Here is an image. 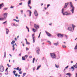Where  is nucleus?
Segmentation results:
<instances>
[{
	"label": "nucleus",
	"instance_id": "obj_1",
	"mask_svg": "<svg viewBox=\"0 0 77 77\" xmlns=\"http://www.w3.org/2000/svg\"><path fill=\"white\" fill-rule=\"evenodd\" d=\"M69 5L70 6V7H71V8H72L71 10H70V11L71 12L72 14H74L75 7H74L72 5V2H70Z\"/></svg>",
	"mask_w": 77,
	"mask_h": 77
},
{
	"label": "nucleus",
	"instance_id": "obj_2",
	"mask_svg": "<svg viewBox=\"0 0 77 77\" xmlns=\"http://www.w3.org/2000/svg\"><path fill=\"white\" fill-rule=\"evenodd\" d=\"M69 5L70 6V7H71V8H72L71 10H70V11L71 12L72 14H74L75 7H74L72 5V2H70Z\"/></svg>",
	"mask_w": 77,
	"mask_h": 77
},
{
	"label": "nucleus",
	"instance_id": "obj_3",
	"mask_svg": "<svg viewBox=\"0 0 77 77\" xmlns=\"http://www.w3.org/2000/svg\"><path fill=\"white\" fill-rule=\"evenodd\" d=\"M64 11V9L63 8H62L61 10V14L63 15H71V14L70 13H68L67 12H65L64 13L63 11Z\"/></svg>",
	"mask_w": 77,
	"mask_h": 77
},
{
	"label": "nucleus",
	"instance_id": "obj_4",
	"mask_svg": "<svg viewBox=\"0 0 77 77\" xmlns=\"http://www.w3.org/2000/svg\"><path fill=\"white\" fill-rule=\"evenodd\" d=\"M50 54L51 57L52 58V59H54V58H56V54L54 53H50Z\"/></svg>",
	"mask_w": 77,
	"mask_h": 77
},
{
	"label": "nucleus",
	"instance_id": "obj_5",
	"mask_svg": "<svg viewBox=\"0 0 77 77\" xmlns=\"http://www.w3.org/2000/svg\"><path fill=\"white\" fill-rule=\"evenodd\" d=\"M4 67L2 65L0 66V72H3L4 71Z\"/></svg>",
	"mask_w": 77,
	"mask_h": 77
},
{
	"label": "nucleus",
	"instance_id": "obj_6",
	"mask_svg": "<svg viewBox=\"0 0 77 77\" xmlns=\"http://www.w3.org/2000/svg\"><path fill=\"white\" fill-rule=\"evenodd\" d=\"M36 53H37L38 55L39 54V51H40V49H39V47H37L36 48Z\"/></svg>",
	"mask_w": 77,
	"mask_h": 77
},
{
	"label": "nucleus",
	"instance_id": "obj_7",
	"mask_svg": "<svg viewBox=\"0 0 77 77\" xmlns=\"http://www.w3.org/2000/svg\"><path fill=\"white\" fill-rule=\"evenodd\" d=\"M34 26L35 29H36V30H38V29L39 28V25H36L35 24H34Z\"/></svg>",
	"mask_w": 77,
	"mask_h": 77
},
{
	"label": "nucleus",
	"instance_id": "obj_8",
	"mask_svg": "<svg viewBox=\"0 0 77 77\" xmlns=\"http://www.w3.org/2000/svg\"><path fill=\"white\" fill-rule=\"evenodd\" d=\"M57 36L58 37H61L62 38V37H63V34H62L60 33H58L57 35Z\"/></svg>",
	"mask_w": 77,
	"mask_h": 77
},
{
	"label": "nucleus",
	"instance_id": "obj_9",
	"mask_svg": "<svg viewBox=\"0 0 77 77\" xmlns=\"http://www.w3.org/2000/svg\"><path fill=\"white\" fill-rule=\"evenodd\" d=\"M67 30H69V31H70V32H73V31L72 30V27H69L68 28Z\"/></svg>",
	"mask_w": 77,
	"mask_h": 77
},
{
	"label": "nucleus",
	"instance_id": "obj_10",
	"mask_svg": "<svg viewBox=\"0 0 77 77\" xmlns=\"http://www.w3.org/2000/svg\"><path fill=\"white\" fill-rule=\"evenodd\" d=\"M45 32L47 35H48V36H49V37H50V36H52V35H51L50 33L47 32V31H45Z\"/></svg>",
	"mask_w": 77,
	"mask_h": 77
},
{
	"label": "nucleus",
	"instance_id": "obj_11",
	"mask_svg": "<svg viewBox=\"0 0 77 77\" xmlns=\"http://www.w3.org/2000/svg\"><path fill=\"white\" fill-rule=\"evenodd\" d=\"M7 16H8V13H6L4 14V19H6V18Z\"/></svg>",
	"mask_w": 77,
	"mask_h": 77
},
{
	"label": "nucleus",
	"instance_id": "obj_12",
	"mask_svg": "<svg viewBox=\"0 0 77 77\" xmlns=\"http://www.w3.org/2000/svg\"><path fill=\"white\" fill-rule=\"evenodd\" d=\"M34 15L35 16H38V13L37 12V11L36 10H35V11L34 12Z\"/></svg>",
	"mask_w": 77,
	"mask_h": 77
},
{
	"label": "nucleus",
	"instance_id": "obj_13",
	"mask_svg": "<svg viewBox=\"0 0 77 77\" xmlns=\"http://www.w3.org/2000/svg\"><path fill=\"white\" fill-rule=\"evenodd\" d=\"M4 6H5V5L3 3L0 4V9H2V7H3Z\"/></svg>",
	"mask_w": 77,
	"mask_h": 77
},
{
	"label": "nucleus",
	"instance_id": "obj_14",
	"mask_svg": "<svg viewBox=\"0 0 77 77\" xmlns=\"http://www.w3.org/2000/svg\"><path fill=\"white\" fill-rule=\"evenodd\" d=\"M68 4H69V2L65 3V5L64 7V8H67V6H68Z\"/></svg>",
	"mask_w": 77,
	"mask_h": 77
},
{
	"label": "nucleus",
	"instance_id": "obj_15",
	"mask_svg": "<svg viewBox=\"0 0 77 77\" xmlns=\"http://www.w3.org/2000/svg\"><path fill=\"white\" fill-rule=\"evenodd\" d=\"M31 0H29L28 3V6H30V4H31Z\"/></svg>",
	"mask_w": 77,
	"mask_h": 77
},
{
	"label": "nucleus",
	"instance_id": "obj_16",
	"mask_svg": "<svg viewBox=\"0 0 77 77\" xmlns=\"http://www.w3.org/2000/svg\"><path fill=\"white\" fill-rule=\"evenodd\" d=\"M27 12H29V17H31V14H32V12H31V11H30V10H27Z\"/></svg>",
	"mask_w": 77,
	"mask_h": 77
},
{
	"label": "nucleus",
	"instance_id": "obj_17",
	"mask_svg": "<svg viewBox=\"0 0 77 77\" xmlns=\"http://www.w3.org/2000/svg\"><path fill=\"white\" fill-rule=\"evenodd\" d=\"M54 45H55V46H57V45H59V43L57 42V43H54Z\"/></svg>",
	"mask_w": 77,
	"mask_h": 77
},
{
	"label": "nucleus",
	"instance_id": "obj_18",
	"mask_svg": "<svg viewBox=\"0 0 77 77\" xmlns=\"http://www.w3.org/2000/svg\"><path fill=\"white\" fill-rule=\"evenodd\" d=\"M6 34L8 35V33H9V30L8 29H6Z\"/></svg>",
	"mask_w": 77,
	"mask_h": 77
},
{
	"label": "nucleus",
	"instance_id": "obj_19",
	"mask_svg": "<svg viewBox=\"0 0 77 77\" xmlns=\"http://www.w3.org/2000/svg\"><path fill=\"white\" fill-rule=\"evenodd\" d=\"M41 65H40L39 66H37V70H38V69H39V68H41Z\"/></svg>",
	"mask_w": 77,
	"mask_h": 77
},
{
	"label": "nucleus",
	"instance_id": "obj_20",
	"mask_svg": "<svg viewBox=\"0 0 77 77\" xmlns=\"http://www.w3.org/2000/svg\"><path fill=\"white\" fill-rule=\"evenodd\" d=\"M15 42V41H13L11 43V45H13L14 43Z\"/></svg>",
	"mask_w": 77,
	"mask_h": 77
},
{
	"label": "nucleus",
	"instance_id": "obj_21",
	"mask_svg": "<svg viewBox=\"0 0 77 77\" xmlns=\"http://www.w3.org/2000/svg\"><path fill=\"white\" fill-rule=\"evenodd\" d=\"M73 67L75 68H77V63H76L75 65H73Z\"/></svg>",
	"mask_w": 77,
	"mask_h": 77
},
{
	"label": "nucleus",
	"instance_id": "obj_22",
	"mask_svg": "<svg viewBox=\"0 0 77 77\" xmlns=\"http://www.w3.org/2000/svg\"><path fill=\"white\" fill-rule=\"evenodd\" d=\"M55 66L57 68H59V65H57L56 64H55Z\"/></svg>",
	"mask_w": 77,
	"mask_h": 77
},
{
	"label": "nucleus",
	"instance_id": "obj_23",
	"mask_svg": "<svg viewBox=\"0 0 77 77\" xmlns=\"http://www.w3.org/2000/svg\"><path fill=\"white\" fill-rule=\"evenodd\" d=\"M75 27V25H74V24H72V27L73 30H74V27Z\"/></svg>",
	"mask_w": 77,
	"mask_h": 77
},
{
	"label": "nucleus",
	"instance_id": "obj_24",
	"mask_svg": "<svg viewBox=\"0 0 77 77\" xmlns=\"http://www.w3.org/2000/svg\"><path fill=\"white\" fill-rule=\"evenodd\" d=\"M36 30H37V29H35L34 28L32 29V31L34 32V33H35V32H36Z\"/></svg>",
	"mask_w": 77,
	"mask_h": 77
},
{
	"label": "nucleus",
	"instance_id": "obj_25",
	"mask_svg": "<svg viewBox=\"0 0 77 77\" xmlns=\"http://www.w3.org/2000/svg\"><path fill=\"white\" fill-rule=\"evenodd\" d=\"M5 18L4 17H2L0 18V21H2V20H4Z\"/></svg>",
	"mask_w": 77,
	"mask_h": 77
},
{
	"label": "nucleus",
	"instance_id": "obj_26",
	"mask_svg": "<svg viewBox=\"0 0 77 77\" xmlns=\"http://www.w3.org/2000/svg\"><path fill=\"white\" fill-rule=\"evenodd\" d=\"M71 68L72 69V71H74V68L72 66L71 67Z\"/></svg>",
	"mask_w": 77,
	"mask_h": 77
},
{
	"label": "nucleus",
	"instance_id": "obj_27",
	"mask_svg": "<svg viewBox=\"0 0 77 77\" xmlns=\"http://www.w3.org/2000/svg\"><path fill=\"white\" fill-rule=\"evenodd\" d=\"M4 58H6V51L4 52Z\"/></svg>",
	"mask_w": 77,
	"mask_h": 77
},
{
	"label": "nucleus",
	"instance_id": "obj_28",
	"mask_svg": "<svg viewBox=\"0 0 77 77\" xmlns=\"http://www.w3.org/2000/svg\"><path fill=\"white\" fill-rule=\"evenodd\" d=\"M33 39V43H35V38H32Z\"/></svg>",
	"mask_w": 77,
	"mask_h": 77
},
{
	"label": "nucleus",
	"instance_id": "obj_29",
	"mask_svg": "<svg viewBox=\"0 0 77 77\" xmlns=\"http://www.w3.org/2000/svg\"><path fill=\"white\" fill-rule=\"evenodd\" d=\"M77 44L76 45L75 48H74L75 50H77Z\"/></svg>",
	"mask_w": 77,
	"mask_h": 77
},
{
	"label": "nucleus",
	"instance_id": "obj_30",
	"mask_svg": "<svg viewBox=\"0 0 77 77\" xmlns=\"http://www.w3.org/2000/svg\"><path fill=\"white\" fill-rule=\"evenodd\" d=\"M26 74V73H23L22 77H24V76H25Z\"/></svg>",
	"mask_w": 77,
	"mask_h": 77
},
{
	"label": "nucleus",
	"instance_id": "obj_31",
	"mask_svg": "<svg viewBox=\"0 0 77 77\" xmlns=\"http://www.w3.org/2000/svg\"><path fill=\"white\" fill-rule=\"evenodd\" d=\"M22 60H25V57H22Z\"/></svg>",
	"mask_w": 77,
	"mask_h": 77
},
{
	"label": "nucleus",
	"instance_id": "obj_32",
	"mask_svg": "<svg viewBox=\"0 0 77 77\" xmlns=\"http://www.w3.org/2000/svg\"><path fill=\"white\" fill-rule=\"evenodd\" d=\"M27 57H28V56L27 55H25V56L24 57L25 59H27Z\"/></svg>",
	"mask_w": 77,
	"mask_h": 77
},
{
	"label": "nucleus",
	"instance_id": "obj_33",
	"mask_svg": "<svg viewBox=\"0 0 77 77\" xmlns=\"http://www.w3.org/2000/svg\"><path fill=\"white\" fill-rule=\"evenodd\" d=\"M34 35H35V34H34L32 35V38H35V36H34Z\"/></svg>",
	"mask_w": 77,
	"mask_h": 77
},
{
	"label": "nucleus",
	"instance_id": "obj_34",
	"mask_svg": "<svg viewBox=\"0 0 77 77\" xmlns=\"http://www.w3.org/2000/svg\"><path fill=\"white\" fill-rule=\"evenodd\" d=\"M14 75H15V77H17V76H18V74L17 73H15V74H14Z\"/></svg>",
	"mask_w": 77,
	"mask_h": 77
},
{
	"label": "nucleus",
	"instance_id": "obj_35",
	"mask_svg": "<svg viewBox=\"0 0 77 77\" xmlns=\"http://www.w3.org/2000/svg\"><path fill=\"white\" fill-rule=\"evenodd\" d=\"M35 58H34L32 60V63H34V61H35Z\"/></svg>",
	"mask_w": 77,
	"mask_h": 77
},
{
	"label": "nucleus",
	"instance_id": "obj_36",
	"mask_svg": "<svg viewBox=\"0 0 77 77\" xmlns=\"http://www.w3.org/2000/svg\"><path fill=\"white\" fill-rule=\"evenodd\" d=\"M62 46L63 48H66V46H65V45H63Z\"/></svg>",
	"mask_w": 77,
	"mask_h": 77
},
{
	"label": "nucleus",
	"instance_id": "obj_37",
	"mask_svg": "<svg viewBox=\"0 0 77 77\" xmlns=\"http://www.w3.org/2000/svg\"><path fill=\"white\" fill-rule=\"evenodd\" d=\"M26 42V44L27 45H29L30 44V43H29V42Z\"/></svg>",
	"mask_w": 77,
	"mask_h": 77
},
{
	"label": "nucleus",
	"instance_id": "obj_38",
	"mask_svg": "<svg viewBox=\"0 0 77 77\" xmlns=\"http://www.w3.org/2000/svg\"><path fill=\"white\" fill-rule=\"evenodd\" d=\"M19 69H20V67H17L16 68V69L17 70H19Z\"/></svg>",
	"mask_w": 77,
	"mask_h": 77
},
{
	"label": "nucleus",
	"instance_id": "obj_39",
	"mask_svg": "<svg viewBox=\"0 0 77 77\" xmlns=\"http://www.w3.org/2000/svg\"><path fill=\"white\" fill-rule=\"evenodd\" d=\"M13 72L14 73V74H15V72H16V71L14 70L13 71Z\"/></svg>",
	"mask_w": 77,
	"mask_h": 77
},
{
	"label": "nucleus",
	"instance_id": "obj_40",
	"mask_svg": "<svg viewBox=\"0 0 77 77\" xmlns=\"http://www.w3.org/2000/svg\"><path fill=\"white\" fill-rule=\"evenodd\" d=\"M7 65V66H8V68H9L10 67H11V66H9V65L8 64Z\"/></svg>",
	"mask_w": 77,
	"mask_h": 77
},
{
	"label": "nucleus",
	"instance_id": "obj_41",
	"mask_svg": "<svg viewBox=\"0 0 77 77\" xmlns=\"http://www.w3.org/2000/svg\"><path fill=\"white\" fill-rule=\"evenodd\" d=\"M66 75H69L70 74H71L69 73H66Z\"/></svg>",
	"mask_w": 77,
	"mask_h": 77
},
{
	"label": "nucleus",
	"instance_id": "obj_42",
	"mask_svg": "<svg viewBox=\"0 0 77 77\" xmlns=\"http://www.w3.org/2000/svg\"><path fill=\"white\" fill-rule=\"evenodd\" d=\"M4 10H5V11H6V10H7V9H8V8H4Z\"/></svg>",
	"mask_w": 77,
	"mask_h": 77
},
{
	"label": "nucleus",
	"instance_id": "obj_43",
	"mask_svg": "<svg viewBox=\"0 0 77 77\" xmlns=\"http://www.w3.org/2000/svg\"><path fill=\"white\" fill-rule=\"evenodd\" d=\"M60 58V56L59 55H58L57 57V59H59V58Z\"/></svg>",
	"mask_w": 77,
	"mask_h": 77
},
{
	"label": "nucleus",
	"instance_id": "obj_44",
	"mask_svg": "<svg viewBox=\"0 0 77 77\" xmlns=\"http://www.w3.org/2000/svg\"><path fill=\"white\" fill-rule=\"evenodd\" d=\"M47 42H49V44H51V42L50 41H48Z\"/></svg>",
	"mask_w": 77,
	"mask_h": 77
},
{
	"label": "nucleus",
	"instance_id": "obj_45",
	"mask_svg": "<svg viewBox=\"0 0 77 77\" xmlns=\"http://www.w3.org/2000/svg\"><path fill=\"white\" fill-rule=\"evenodd\" d=\"M35 67H34L33 68V71H35Z\"/></svg>",
	"mask_w": 77,
	"mask_h": 77
},
{
	"label": "nucleus",
	"instance_id": "obj_46",
	"mask_svg": "<svg viewBox=\"0 0 77 77\" xmlns=\"http://www.w3.org/2000/svg\"><path fill=\"white\" fill-rule=\"evenodd\" d=\"M66 69H64V70L63 71V72H65L66 71H65V70Z\"/></svg>",
	"mask_w": 77,
	"mask_h": 77
},
{
	"label": "nucleus",
	"instance_id": "obj_47",
	"mask_svg": "<svg viewBox=\"0 0 77 77\" xmlns=\"http://www.w3.org/2000/svg\"><path fill=\"white\" fill-rule=\"evenodd\" d=\"M24 18H26V15L25 14H24Z\"/></svg>",
	"mask_w": 77,
	"mask_h": 77
},
{
	"label": "nucleus",
	"instance_id": "obj_48",
	"mask_svg": "<svg viewBox=\"0 0 77 77\" xmlns=\"http://www.w3.org/2000/svg\"><path fill=\"white\" fill-rule=\"evenodd\" d=\"M22 71H21V72H19V74H22Z\"/></svg>",
	"mask_w": 77,
	"mask_h": 77
},
{
	"label": "nucleus",
	"instance_id": "obj_49",
	"mask_svg": "<svg viewBox=\"0 0 77 77\" xmlns=\"http://www.w3.org/2000/svg\"><path fill=\"white\" fill-rule=\"evenodd\" d=\"M29 58L31 59L32 57V56H30L29 57Z\"/></svg>",
	"mask_w": 77,
	"mask_h": 77
},
{
	"label": "nucleus",
	"instance_id": "obj_50",
	"mask_svg": "<svg viewBox=\"0 0 77 77\" xmlns=\"http://www.w3.org/2000/svg\"><path fill=\"white\" fill-rule=\"evenodd\" d=\"M50 4H48L47 5V8H48V7H49V6H50Z\"/></svg>",
	"mask_w": 77,
	"mask_h": 77
},
{
	"label": "nucleus",
	"instance_id": "obj_51",
	"mask_svg": "<svg viewBox=\"0 0 77 77\" xmlns=\"http://www.w3.org/2000/svg\"><path fill=\"white\" fill-rule=\"evenodd\" d=\"M23 4V3L21 2L19 3V5H21Z\"/></svg>",
	"mask_w": 77,
	"mask_h": 77
},
{
	"label": "nucleus",
	"instance_id": "obj_52",
	"mask_svg": "<svg viewBox=\"0 0 77 77\" xmlns=\"http://www.w3.org/2000/svg\"><path fill=\"white\" fill-rule=\"evenodd\" d=\"M12 24H13V26H15V23H13Z\"/></svg>",
	"mask_w": 77,
	"mask_h": 77
},
{
	"label": "nucleus",
	"instance_id": "obj_53",
	"mask_svg": "<svg viewBox=\"0 0 77 77\" xmlns=\"http://www.w3.org/2000/svg\"><path fill=\"white\" fill-rule=\"evenodd\" d=\"M65 36L66 39H67L68 38V36H67V35H65Z\"/></svg>",
	"mask_w": 77,
	"mask_h": 77
},
{
	"label": "nucleus",
	"instance_id": "obj_54",
	"mask_svg": "<svg viewBox=\"0 0 77 77\" xmlns=\"http://www.w3.org/2000/svg\"><path fill=\"white\" fill-rule=\"evenodd\" d=\"M68 66H67L66 67H65V69H67V68H68Z\"/></svg>",
	"mask_w": 77,
	"mask_h": 77
},
{
	"label": "nucleus",
	"instance_id": "obj_55",
	"mask_svg": "<svg viewBox=\"0 0 77 77\" xmlns=\"http://www.w3.org/2000/svg\"><path fill=\"white\" fill-rule=\"evenodd\" d=\"M18 25L17 24H16V25H14V26H15V27H17V26H18Z\"/></svg>",
	"mask_w": 77,
	"mask_h": 77
},
{
	"label": "nucleus",
	"instance_id": "obj_56",
	"mask_svg": "<svg viewBox=\"0 0 77 77\" xmlns=\"http://www.w3.org/2000/svg\"><path fill=\"white\" fill-rule=\"evenodd\" d=\"M14 7L13 6H11V7H10V8L11 9H13V8H14Z\"/></svg>",
	"mask_w": 77,
	"mask_h": 77
},
{
	"label": "nucleus",
	"instance_id": "obj_57",
	"mask_svg": "<svg viewBox=\"0 0 77 77\" xmlns=\"http://www.w3.org/2000/svg\"><path fill=\"white\" fill-rule=\"evenodd\" d=\"M15 47V45H13L12 47L13 48H14Z\"/></svg>",
	"mask_w": 77,
	"mask_h": 77
},
{
	"label": "nucleus",
	"instance_id": "obj_58",
	"mask_svg": "<svg viewBox=\"0 0 77 77\" xmlns=\"http://www.w3.org/2000/svg\"><path fill=\"white\" fill-rule=\"evenodd\" d=\"M6 22H7V21H5V22H3V24H5V23H6Z\"/></svg>",
	"mask_w": 77,
	"mask_h": 77
},
{
	"label": "nucleus",
	"instance_id": "obj_59",
	"mask_svg": "<svg viewBox=\"0 0 77 77\" xmlns=\"http://www.w3.org/2000/svg\"><path fill=\"white\" fill-rule=\"evenodd\" d=\"M28 7H29L30 9H32V7H30V6L29 5V6H28Z\"/></svg>",
	"mask_w": 77,
	"mask_h": 77
},
{
	"label": "nucleus",
	"instance_id": "obj_60",
	"mask_svg": "<svg viewBox=\"0 0 77 77\" xmlns=\"http://www.w3.org/2000/svg\"><path fill=\"white\" fill-rule=\"evenodd\" d=\"M13 51H14V50H15V48H13Z\"/></svg>",
	"mask_w": 77,
	"mask_h": 77
},
{
	"label": "nucleus",
	"instance_id": "obj_61",
	"mask_svg": "<svg viewBox=\"0 0 77 77\" xmlns=\"http://www.w3.org/2000/svg\"><path fill=\"white\" fill-rule=\"evenodd\" d=\"M52 24V23H49V25L50 26H51Z\"/></svg>",
	"mask_w": 77,
	"mask_h": 77
},
{
	"label": "nucleus",
	"instance_id": "obj_62",
	"mask_svg": "<svg viewBox=\"0 0 77 77\" xmlns=\"http://www.w3.org/2000/svg\"><path fill=\"white\" fill-rule=\"evenodd\" d=\"M71 74H70L69 75V77H71Z\"/></svg>",
	"mask_w": 77,
	"mask_h": 77
},
{
	"label": "nucleus",
	"instance_id": "obj_63",
	"mask_svg": "<svg viewBox=\"0 0 77 77\" xmlns=\"http://www.w3.org/2000/svg\"><path fill=\"white\" fill-rule=\"evenodd\" d=\"M26 51L29 50V49L28 48H26Z\"/></svg>",
	"mask_w": 77,
	"mask_h": 77
},
{
	"label": "nucleus",
	"instance_id": "obj_64",
	"mask_svg": "<svg viewBox=\"0 0 77 77\" xmlns=\"http://www.w3.org/2000/svg\"><path fill=\"white\" fill-rule=\"evenodd\" d=\"M75 77H77V73L75 74Z\"/></svg>",
	"mask_w": 77,
	"mask_h": 77
}]
</instances>
